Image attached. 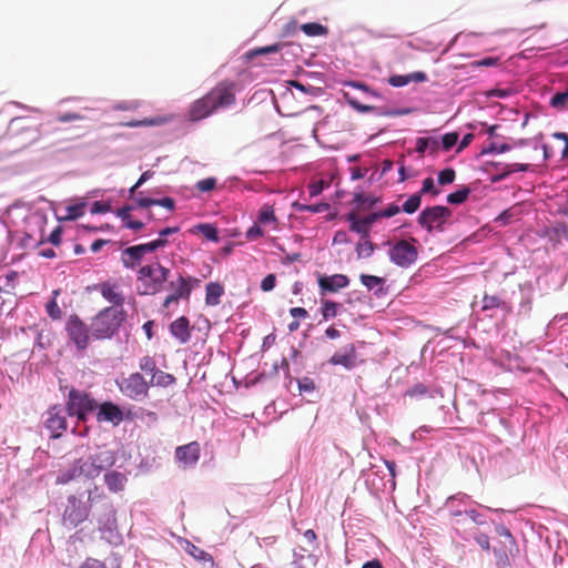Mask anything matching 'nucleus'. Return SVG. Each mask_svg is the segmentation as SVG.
<instances>
[{"mask_svg": "<svg viewBox=\"0 0 568 568\" xmlns=\"http://www.w3.org/2000/svg\"><path fill=\"white\" fill-rule=\"evenodd\" d=\"M235 102L236 84L232 81H222L190 105L189 119L193 122L201 121L222 109L232 106Z\"/></svg>", "mask_w": 568, "mask_h": 568, "instance_id": "1", "label": "nucleus"}, {"mask_svg": "<svg viewBox=\"0 0 568 568\" xmlns=\"http://www.w3.org/2000/svg\"><path fill=\"white\" fill-rule=\"evenodd\" d=\"M98 499H104V494L99 490L97 485L88 490V501L70 495L67 498V505L62 514L63 526L72 529L84 523Z\"/></svg>", "mask_w": 568, "mask_h": 568, "instance_id": "2", "label": "nucleus"}, {"mask_svg": "<svg viewBox=\"0 0 568 568\" xmlns=\"http://www.w3.org/2000/svg\"><path fill=\"white\" fill-rule=\"evenodd\" d=\"M126 318L123 308L105 307L101 310L91 321L92 336L97 339L111 338Z\"/></svg>", "mask_w": 568, "mask_h": 568, "instance_id": "3", "label": "nucleus"}, {"mask_svg": "<svg viewBox=\"0 0 568 568\" xmlns=\"http://www.w3.org/2000/svg\"><path fill=\"white\" fill-rule=\"evenodd\" d=\"M170 276V270L160 263L144 265L138 272V281L142 284L141 294L154 295L163 290Z\"/></svg>", "mask_w": 568, "mask_h": 568, "instance_id": "4", "label": "nucleus"}, {"mask_svg": "<svg viewBox=\"0 0 568 568\" xmlns=\"http://www.w3.org/2000/svg\"><path fill=\"white\" fill-rule=\"evenodd\" d=\"M98 407L97 400L87 392L70 389L65 409L70 416H77L79 422H85L90 413Z\"/></svg>", "mask_w": 568, "mask_h": 568, "instance_id": "5", "label": "nucleus"}, {"mask_svg": "<svg viewBox=\"0 0 568 568\" xmlns=\"http://www.w3.org/2000/svg\"><path fill=\"white\" fill-rule=\"evenodd\" d=\"M416 243L417 240L415 237H410L409 240H399L393 244L387 242V244L390 245L388 250L390 262L404 268L412 266L418 257Z\"/></svg>", "mask_w": 568, "mask_h": 568, "instance_id": "6", "label": "nucleus"}, {"mask_svg": "<svg viewBox=\"0 0 568 568\" xmlns=\"http://www.w3.org/2000/svg\"><path fill=\"white\" fill-rule=\"evenodd\" d=\"M496 532L501 538L500 546L494 548L496 566L498 568H508L510 566V557H515L519 551L517 542L509 529L503 525L496 527Z\"/></svg>", "mask_w": 568, "mask_h": 568, "instance_id": "7", "label": "nucleus"}, {"mask_svg": "<svg viewBox=\"0 0 568 568\" xmlns=\"http://www.w3.org/2000/svg\"><path fill=\"white\" fill-rule=\"evenodd\" d=\"M201 281L193 276L179 275L175 281L169 283L171 293L164 298L162 306L169 308L172 304H178L180 300L187 301L192 290L200 286Z\"/></svg>", "mask_w": 568, "mask_h": 568, "instance_id": "8", "label": "nucleus"}, {"mask_svg": "<svg viewBox=\"0 0 568 568\" xmlns=\"http://www.w3.org/2000/svg\"><path fill=\"white\" fill-rule=\"evenodd\" d=\"M80 466V473L87 478H95L105 468L111 467L114 464V456L110 450H103L90 455L87 459L77 460Z\"/></svg>", "mask_w": 568, "mask_h": 568, "instance_id": "9", "label": "nucleus"}, {"mask_svg": "<svg viewBox=\"0 0 568 568\" xmlns=\"http://www.w3.org/2000/svg\"><path fill=\"white\" fill-rule=\"evenodd\" d=\"M452 216V211L443 205H435L424 209L418 215V224L428 233L434 230L442 232L444 224Z\"/></svg>", "mask_w": 568, "mask_h": 568, "instance_id": "10", "label": "nucleus"}, {"mask_svg": "<svg viewBox=\"0 0 568 568\" xmlns=\"http://www.w3.org/2000/svg\"><path fill=\"white\" fill-rule=\"evenodd\" d=\"M90 329L91 327H89L78 315L69 316L65 323L68 337L78 351H84L89 346Z\"/></svg>", "mask_w": 568, "mask_h": 568, "instance_id": "11", "label": "nucleus"}, {"mask_svg": "<svg viewBox=\"0 0 568 568\" xmlns=\"http://www.w3.org/2000/svg\"><path fill=\"white\" fill-rule=\"evenodd\" d=\"M119 387L126 397L141 400L148 397L150 383L140 373H132L120 383Z\"/></svg>", "mask_w": 568, "mask_h": 568, "instance_id": "12", "label": "nucleus"}, {"mask_svg": "<svg viewBox=\"0 0 568 568\" xmlns=\"http://www.w3.org/2000/svg\"><path fill=\"white\" fill-rule=\"evenodd\" d=\"M44 416V426L51 433V437H61L68 427L63 408L60 405H53L45 412Z\"/></svg>", "mask_w": 568, "mask_h": 568, "instance_id": "13", "label": "nucleus"}, {"mask_svg": "<svg viewBox=\"0 0 568 568\" xmlns=\"http://www.w3.org/2000/svg\"><path fill=\"white\" fill-rule=\"evenodd\" d=\"M100 501L101 510L97 517L99 529L103 531H112L116 527L115 509L105 495L104 499L97 500V503Z\"/></svg>", "mask_w": 568, "mask_h": 568, "instance_id": "14", "label": "nucleus"}, {"mask_svg": "<svg viewBox=\"0 0 568 568\" xmlns=\"http://www.w3.org/2000/svg\"><path fill=\"white\" fill-rule=\"evenodd\" d=\"M329 364L341 365L346 369H353L358 365L357 352L354 344H348L336 352L331 358Z\"/></svg>", "mask_w": 568, "mask_h": 568, "instance_id": "15", "label": "nucleus"}, {"mask_svg": "<svg viewBox=\"0 0 568 568\" xmlns=\"http://www.w3.org/2000/svg\"><path fill=\"white\" fill-rule=\"evenodd\" d=\"M349 280L344 274H334V275H321L318 277V287L321 295H326L327 293H336L339 290L348 286Z\"/></svg>", "mask_w": 568, "mask_h": 568, "instance_id": "16", "label": "nucleus"}, {"mask_svg": "<svg viewBox=\"0 0 568 568\" xmlns=\"http://www.w3.org/2000/svg\"><path fill=\"white\" fill-rule=\"evenodd\" d=\"M97 408V420L99 423L109 422L114 426H118L122 423L124 418L122 409L112 402H104Z\"/></svg>", "mask_w": 568, "mask_h": 568, "instance_id": "17", "label": "nucleus"}, {"mask_svg": "<svg viewBox=\"0 0 568 568\" xmlns=\"http://www.w3.org/2000/svg\"><path fill=\"white\" fill-rule=\"evenodd\" d=\"M200 444L197 442H191L186 445L179 446L175 449V457L184 466H194L200 458Z\"/></svg>", "mask_w": 568, "mask_h": 568, "instance_id": "18", "label": "nucleus"}, {"mask_svg": "<svg viewBox=\"0 0 568 568\" xmlns=\"http://www.w3.org/2000/svg\"><path fill=\"white\" fill-rule=\"evenodd\" d=\"M97 290L109 303L113 304L112 307L121 308L124 304L125 298L116 284L103 282L97 286Z\"/></svg>", "mask_w": 568, "mask_h": 568, "instance_id": "19", "label": "nucleus"}, {"mask_svg": "<svg viewBox=\"0 0 568 568\" xmlns=\"http://www.w3.org/2000/svg\"><path fill=\"white\" fill-rule=\"evenodd\" d=\"M170 333L181 343L185 344L191 339L190 321L185 316H181L173 321L170 325Z\"/></svg>", "mask_w": 568, "mask_h": 568, "instance_id": "20", "label": "nucleus"}, {"mask_svg": "<svg viewBox=\"0 0 568 568\" xmlns=\"http://www.w3.org/2000/svg\"><path fill=\"white\" fill-rule=\"evenodd\" d=\"M184 544L185 552L192 556L196 561L203 564L204 566L207 565L211 568L215 566L213 557L207 551L195 546L189 540H184Z\"/></svg>", "mask_w": 568, "mask_h": 568, "instance_id": "21", "label": "nucleus"}, {"mask_svg": "<svg viewBox=\"0 0 568 568\" xmlns=\"http://www.w3.org/2000/svg\"><path fill=\"white\" fill-rule=\"evenodd\" d=\"M224 287L219 282H210L205 286V303L209 306H216L221 303Z\"/></svg>", "mask_w": 568, "mask_h": 568, "instance_id": "22", "label": "nucleus"}, {"mask_svg": "<svg viewBox=\"0 0 568 568\" xmlns=\"http://www.w3.org/2000/svg\"><path fill=\"white\" fill-rule=\"evenodd\" d=\"M346 219L352 232L359 234L361 239L369 237L371 227L363 217H359L355 212H349Z\"/></svg>", "mask_w": 568, "mask_h": 568, "instance_id": "23", "label": "nucleus"}, {"mask_svg": "<svg viewBox=\"0 0 568 568\" xmlns=\"http://www.w3.org/2000/svg\"><path fill=\"white\" fill-rule=\"evenodd\" d=\"M143 258L138 245H133L123 250L121 261L126 268H134Z\"/></svg>", "mask_w": 568, "mask_h": 568, "instance_id": "24", "label": "nucleus"}, {"mask_svg": "<svg viewBox=\"0 0 568 568\" xmlns=\"http://www.w3.org/2000/svg\"><path fill=\"white\" fill-rule=\"evenodd\" d=\"M104 481L111 491H120L123 489L126 477L116 470L109 471L104 475Z\"/></svg>", "mask_w": 568, "mask_h": 568, "instance_id": "25", "label": "nucleus"}, {"mask_svg": "<svg viewBox=\"0 0 568 568\" xmlns=\"http://www.w3.org/2000/svg\"><path fill=\"white\" fill-rule=\"evenodd\" d=\"M175 381L176 379L172 374L158 369L151 376V379L149 383H150V387L151 386L168 387V386L174 384Z\"/></svg>", "mask_w": 568, "mask_h": 568, "instance_id": "26", "label": "nucleus"}, {"mask_svg": "<svg viewBox=\"0 0 568 568\" xmlns=\"http://www.w3.org/2000/svg\"><path fill=\"white\" fill-rule=\"evenodd\" d=\"M374 251L375 244L369 240V237L361 239L356 245V253L359 258L371 257Z\"/></svg>", "mask_w": 568, "mask_h": 568, "instance_id": "27", "label": "nucleus"}, {"mask_svg": "<svg viewBox=\"0 0 568 568\" xmlns=\"http://www.w3.org/2000/svg\"><path fill=\"white\" fill-rule=\"evenodd\" d=\"M550 106L557 111H564L568 108V88L562 92L555 93L549 102Z\"/></svg>", "mask_w": 568, "mask_h": 568, "instance_id": "28", "label": "nucleus"}, {"mask_svg": "<svg viewBox=\"0 0 568 568\" xmlns=\"http://www.w3.org/2000/svg\"><path fill=\"white\" fill-rule=\"evenodd\" d=\"M301 30L308 37L325 36L327 28L317 22H308L301 26Z\"/></svg>", "mask_w": 568, "mask_h": 568, "instance_id": "29", "label": "nucleus"}, {"mask_svg": "<svg viewBox=\"0 0 568 568\" xmlns=\"http://www.w3.org/2000/svg\"><path fill=\"white\" fill-rule=\"evenodd\" d=\"M481 303H483V306H481L483 311H489V310L499 308V307L508 308L507 303L501 301L496 295L485 294Z\"/></svg>", "mask_w": 568, "mask_h": 568, "instance_id": "30", "label": "nucleus"}, {"mask_svg": "<svg viewBox=\"0 0 568 568\" xmlns=\"http://www.w3.org/2000/svg\"><path fill=\"white\" fill-rule=\"evenodd\" d=\"M361 283L368 290H382V286L384 284V278L375 276V275H367L362 274L359 276Z\"/></svg>", "mask_w": 568, "mask_h": 568, "instance_id": "31", "label": "nucleus"}, {"mask_svg": "<svg viewBox=\"0 0 568 568\" xmlns=\"http://www.w3.org/2000/svg\"><path fill=\"white\" fill-rule=\"evenodd\" d=\"M339 304L331 301V300H323L321 312L324 321H327L329 318H333L337 315V308Z\"/></svg>", "mask_w": 568, "mask_h": 568, "instance_id": "32", "label": "nucleus"}, {"mask_svg": "<svg viewBox=\"0 0 568 568\" xmlns=\"http://www.w3.org/2000/svg\"><path fill=\"white\" fill-rule=\"evenodd\" d=\"M81 475H83V474L80 473V466H79L78 462L75 460L70 469L61 473L57 477V483L58 484H68L69 481H71L72 479H74L75 477L81 476Z\"/></svg>", "mask_w": 568, "mask_h": 568, "instance_id": "33", "label": "nucleus"}, {"mask_svg": "<svg viewBox=\"0 0 568 568\" xmlns=\"http://www.w3.org/2000/svg\"><path fill=\"white\" fill-rule=\"evenodd\" d=\"M52 294H53V297H52L51 301H49L47 303L45 310H47L48 315L52 320H59V318H61V315H62L61 308L59 307V305L57 303V296L60 294V291L59 290H54L52 292Z\"/></svg>", "mask_w": 568, "mask_h": 568, "instance_id": "34", "label": "nucleus"}, {"mask_svg": "<svg viewBox=\"0 0 568 568\" xmlns=\"http://www.w3.org/2000/svg\"><path fill=\"white\" fill-rule=\"evenodd\" d=\"M470 194V189L468 186H463L462 189L448 194L447 202L449 204H462L464 203Z\"/></svg>", "mask_w": 568, "mask_h": 568, "instance_id": "35", "label": "nucleus"}, {"mask_svg": "<svg viewBox=\"0 0 568 568\" xmlns=\"http://www.w3.org/2000/svg\"><path fill=\"white\" fill-rule=\"evenodd\" d=\"M195 230H197L203 236L210 241L217 242L219 241V234L217 229L209 223H202L195 226Z\"/></svg>", "mask_w": 568, "mask_h": 568, "instance_id": "36", "label": "nucleus"}, {"mask_svg": "<svg viewBox=\"0 0 568 568\" xmlns=\"http://www.w3.org/2000/svg\"><path fill=\"white\" fill-rule=\"evenodd\" d=\"M257 221L260 224L276 222V216L273 206L267 204L263 205L262 209L260 210Z\"/></svg>", "mask_w": 568, "mask_h": 568, "instance_id": "37", "label": "nucleus"}, {"mask_svg": "<svg viewBox=\"0 0 568 568\" xmlns=\"http://www.w3.org/2000/svg\"><path fill=\"white\" fill-rule=\"evenodd\" d=\"M293 207L298 212H310V213H321L328 209L327 203H318L313 205L302 204L298 202H295L293 204Z\"/></svg>", "mask_w": 568, "mask_h": 568, "instance_id": "38", "label": "nucleus"}, {"mask_svg": "<svg viewBox=\"0 0 568 568\" xmlns=\"http://www.w3.org/2000/svg\"><path fill=\"white\" fill-rule=\"evenodd\" d=\"M420 203H422L420 194L415 193V194L410 195L407 201H405V203L403 204V211L407 214H413L419 209Z\"/></svg>", "mask_w": 568, "mask_h": 568, "instance_id": "39", "label": "nucleus"}, {"mask_svg": "<svg viewBox=\"0 0 568 568\" xmlns=\"http://www.w3.org/2000/svg\"><path fill=\"white\" fill-rule=\"evenodd\" d=\"M168 243H169V241L155 239L149 243L139 244L138 247H139L140 252L142 253V255L144 256L148 253L154 252L158 248H162V247L166 246Z\"/></svg>", "mask_w": 568, "mask_h": 568, "instance_id": "40", "label": "nucleus"}, {"mask_svg": "<svg viewBox=\"0 0 568 568\" xmlns=\"http://www.w3.org/2000/svg\"><path fill=\"white\" fill-rule=\"evenodd\" d=\"M353 202L358 206L367 205L368 207H372L379 202V197L368 196L364 193H356Z\"/></svg>", "mask_w": 568, "mask_h": 568, "instance_id": "41", "label": "nucleus"}, {"mask_svg": "<svg viewBox=\"0 0 568 568\" xmlns=\"http://www.w3.org/2000/svg\"><path fill=\"white\" fill-rule=\"evenodd\" d=\"M455 178H456L455 170L452 168H447V169L442 170L438 173L437 181L440 185H447V184L453 183Z\"/></svg>", "mask_w": 568, "mask_h": 568, "instance_id": "42", "label": "nucleus"}, {"mask_svg": "<svg viewBox=\"0 0 568 568\" xmlns=\"http://www.w3.org/2000/svg\"><path fill=\"white\" fill-rule=\"evenodd\" d=\"M428 394L429 390L424 384H416L405 393V395L410 398H422L426 397Z\"/></svg>", "mask_w": 568, "mask_h": 568, "instance_id": "43", "label": "nucleus"}, {"mask_svg": "<svg viewBox=\"0 0 568 568\" xmlns=\"http://www.w3.org/2000/svg\"><path fill=\"white\" fill-rule=\"evenodd\" d=\"M139 367L141 371H143L145 373H150L152 375L154 374V372L158 371L155 361L153 359V357H151L149 355L143 356L140 359Z\"/></svg>", "mask_w": 568, "mask_h": 568, "instance_id": "44", "label": "nucleus"}, {"mask_svg": "<svg viewBox=\"0 0 568 568\" xmlns=\"http://www.w3.org/2000/svg\"><path fill=\"white\" fill-rule=\"evenodd\" d=\"M432 194L433 196H437L440 191L435 186L434 180L432 178H426L423 181L422 190L418 192V194Z\"/></svg>", "mask_w": 568, "mask_h": 568, "instance_id": "45", "label": "nucleus"}, {"mask_svg": "<svg viewBox=\"0 0 568 568\" xmlns=\"http://www.w3.org/2000/svg\"><path fill=\"white\" fill-rule=\"evenodd\" d=\"M164 121L162 118H153V119H144L139 121H131L126 123V126L135 128V126H152V125H160Z\"/></svg>", "mask_w": 568, "mask_h": 568, "instance_id": "46", "label": "nucleus"}, {"mask_svg": "<svg viewBox=\"0 0 568 568\" xmlns=\"http://www.w3.org/2000/svg\"><path fill=\"white\" fill-rule=\"evenodd\" d=\"M327 186H328V183H326L323 180H318V181L311 183L308 185L310 196L314 197V196L320 195L323 192V190Z\"/></svg>", "mask_w": 568, "mask_h": 568, "instance_id": "47", "label": "nucleus"}, {"mask_svg": "<svg viewBox=\"0 0 568 568\" xmlns=\"http://www.w3.org/2000/svg\"><path fill=\"white\" fill-rule=\"evenodd\" d=\"M216 185V179L215 178H206L203 180H200L196 183V189L201 192H209L212 191Z\"/></svg>", "mask_w": 568, "mask_h": 568, "instance_id": "48", "label": "nucleus"}, {"mask_svg": "<svg viewBox=\"0 0 568 568\" xmlns=\"http://www.w3.org/2000/svg\"><path fill=\"white\" fill-rule=\"evenodd\" d=\"M499 63V58L495 57H486L481 60H476L470 63L473 68H480V67H495Z\"/></svg>", "mask_w": 568, "mask_h": 568, "instance_id": "49", "label": "nucleus"}, {"mask_svg": "<svg viewBox=\"0 0 568 568\" xmlns=\"http://www.w3.org/2000/svg\"><path fill=\"white\" fill-rule=\"evenodd\" d=\"M458 141V134L456 132L446 133L442 139L444 150H450Z\"/></svg>", "mask_w": 568, "mask_h": 568, "instance_id": "50", "label": "nucleus"}, {"mask_svg": "<svg viewBox=\"0 0 568 568\" xmlns=\"http://www.w3.org/2000/svg\"><path fill=\"white\" fill-rule=\"evenodd\" d=\"M111 211V205L104 201H95L91 206L92 214H103Z\"/></svg>", "mask_w": 568, "mask_h": 568, "instance_id": "51", "label": "nucleus"}, {"mask_svg": "<svg viewBox=\"0 0 568 568\" xmlns=\"http://www.w3.org/2000/svg\"><path fill=\"white\" fill-rule=\"evenodd\" d=\"M390 85L399 88L410 82V75H392L388 79Z\"/></svg>", "mask_w": 568, "mask_h": 568, "instance_id": "52", "label": "nucleus"}, {"mask_svg": "<svg viewBox=\"0 0 568 568\" xmlns=\"http://www.w3.org/2000/svg\"><path fill=\"white\" fill-rule=\"evenodd\" d=\"M527 170H528V164L514 163V164L508 165V170L505 171L504 173H501L498 179H504L507 175H509L510 173H515V172H526Z\"/></svg>", "mask_w": 568, "mask_h": 568, "instance_id": "53", "label": "nucleus"}, {"mask_svg": "<svg viewBox=\"0 0 568 568\" xmlns=\"http://www.w3.org/2000/svg\"><path fill=\"white\" fill-rule=\"evenodd\" d=\"M298 389L301 393H310L315 389V383L312 378L304 377L298 381Z\"/></svg>", "mask_w": 568, "mask_h": 568, "instance_id": "54", "label": "nucleus"}, {"mask_svg": "<svg viewBox=\"0 0 568 568\" xmlns=\"http://www.w3.org/2000/svg\"><path fill=\"white\" fill-rule=\"evenodd\" d=\"M511 94H513L511 89H491L486 93V95L488 98H499V99H505Z\"/></svg>", "mask_w": 568, "mask_h": 568, "instance_id": "55", "label": "nucleus"}, {"mask_svg": "<svg viewBox=\"0 0 568 568\" xmlns=\"http://www.w3.org/2000/svg\"><path fill=\"white\" fill-rule=\"evenodd\" d=\"M344 97L347 100L348 104L352 105L357 111L369 112L373 110V106L362 104L358 101H356L355 99L349 98L348 93H345Z\"/></svg>", "mask_w": 568, "mask_h": 568, "instance_id": "56", "label": "nucleus"}, {"mask_svg": "<svg viewBox=\"0 0 568 568\" xmlns=\"http://www.w3.org/2000/svg\"><path fill=\"white\" fill-rule=\"evenodd\" d=\"M83 115L75 113V112H65L57 115L58 122H71V121H78L82 120Z\"/></svg>", "mask_w": 568, "mask_h": 568, "instance_id": "57", "label": "nucleus"}, {"mask_svg": "<svg viewBox=\"0 0 568 568\" xmlns=\"http://www.w3.org/2000/svg\"><path fill=\"white\" fill-rule=\"evenodd\" d=\"M275 283H276V277H275V275H274V274H268V275H266V276L263 278V281H262V283H261V288H262V291H264V292H270V291H272V290L274 288Z\"/></svg>", "mask_w": 568, "mask_h": 568, "instance_id": "58", "label": "nucleus"}, {"mask_svg": "<svg viewBox=\"0 0 568 568\" xmlns=\"http://www.w3.org/2000/svg\"><path fill=\"white\" fill-rule=\"evenodd\" d=\"M278 50H280L278 44H272V45H267V47L257 48V49L251 51L250 55L253 57V55H260V54H267V53H272V52H277Z\"/></svg>", "mask_w": 568, "mask_h": 568, "instance_id": "59", "label": "nucleus"}, {"mask_svg": "<svg viewBox=\"0 0 568 568\" xmlns=\"http://www.w3.org/2000/svg\"><path fill=\"white\" fill-rule=\"evenodd\" d=\"M83 214V207L81 205H70L68 206V214L65 216L67 220H75Z\"/></svg>", "mask_w": 568, "mask_h": 568, "instance_id": "60", "label": "nucleus"}, {"mask_svg": "<svg viewBox=\"0 0 568 568\" xmlns=\"http://www.w3.org/2000/svg\"><path fill=\"white\" fill-rule=\"evenodd\" d=\"M510 150L508 144H497L495 142L490 143V145L484 151V153H504Z\"/></svg>", "mask_w": 568, "mask_h": 568, "instance_id": "61", "label": "nucleus"}, {"mask_svg": "<svg viewBox=\"0 0 568 568\" xmlns=\"http://www.w3.org/2000/svg\"><path fill=\"white\" fill-rule=\"evenodd\" d=\"M154 205L163 206L169 211L175 209V202L172 197L154 199Z\"/></svg>", "mask_w": 568, "mask_h": 568, "instance_id": "62", "label": "nucleus"}, {"mask_svg": "<svg viewBox=\"0 0 568 568\" xmlns=\"http://www.w3.org/2000/svg\"><path fill=\"white\" fill-rule=\"evenodd\" d=\"M80 568H108L104 562L94 559L87 558L80 566Z\"/></svg>", "mask_w": 568, "mask_h": 568, "instance_id": "63", "label": "nucleus"}, {"mask_svg": "<svg viewBox=\"0 0 568 568\" xmlns=\"http://www.w3.org/2000/svg\"><path fill=\"white\" fill-rule=\"evenodd\" d=\"M476 542L480 546L481 549L488 551L490 549L489 537L486 534H478L475 537Z\"/></svg>", "mask_w": 568, "mask_h": 568, "instance_id": "64", "label": "nucleus"}]
</instances>
